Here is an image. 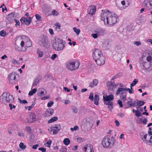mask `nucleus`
I'll return each instance as SVG.
<instances>
[{"label": "nucleus", "instance_id": "f257e3e1", "mask_svg": "<svg viewBox=\"0 0 152 152\" xmlns=\"http://www.w3.org/2000/svg\"><path fill=\"white\" fill-rule=\"evenodd\" d=\"M100 17L105 25H113L117 22V15L109 11L103 12L101 14Z\"/></svg>", "mask_w": 152, "mask_h": 152}, {"label": "nucleus", "instance_id": "f03ea898", "mask_svg": "<svg viewBox=\"0 0 152 152\" xmlns=\"http://www.w3.org/2000/svg\"><path fill=\"white\" fill-rule=\"evenodd\" d=\"M19 40L20 41V46L22 47H23L25 45V43H26L25 46V50L31 46L32 43L28 37L25 36H22L20 37H18L16 39V42H18Z\"/></svg>", "mask_w": 152, "mask_h": 152}, {"label": "nucleus", "instance_id": "7ed1b4c3", "mask_svg": "<svg viewBox=\"0 0 152 152\" xmlns=\"http://www.w3.org/2000/svg\"><path fill=\"white\" fill-rule=\"evenodd\" d=\"M52 47L53 49L56 51H60L63 49L64 45L61 39H58L53 41Z\"/></svg>", "mask_w": 152, "mask_h": 152}, {"label": "nucleus", "instance_id": "20e7f679", "mask_svg": "<svg viewBox=\"0 0 152 152\" xmlns=\"http://www.w3.org/2000/svg\"><path fill=\"white\" fill-rule=\"evenodd\" d=\"M39 43L42 47L45 48H48L49 46V42L46 36H43L41 40L39 42Z\"/></svg>", "mask_w": 152, "mask_h": 152}, {"label": "nucleus", "instance_id": "39448f33", "mask_svg": "<svg viewBox=\"0 0 152 152\" xmlns=\"http://www.w3.org/2000/svg\"><path fill=\"white\" fill-rule=\"evenodd\" d=\"M67 63V68L71 71L77 69L79 66V63L77 61L69 62Z\"/></svg>", "mask_w": 152, "mask_h": 152}, {"label": "nucleus", "instance_id": "423d86ee", "mask_svg": "<svg viewBox=\"0 0 152 152\" xmlns=\"http://www.w3.org/2000/svg\"><path fill=\"white\" fill-rule=\"evenodd\" d=\"M103 56V54L100 49H94L93 50L92 56L94 60L98 59L99 57L102 59Z\"/></svg>", "mask_w": 152, "mask_h": 152}, {"label": "nucleus", "instance_id": "0eeeda50", "mask_svg": "<svg viewBox=\"0 0 152 152\" xmlns=\"http://www.w3.org/2000/svg\"><path fill=\"white\" fill-rule=\"evenodd\" d=\"M61 129V126L59 124H54L51 126L50 129L48 130L50 131V134H55Z\"/></svg>", "mask_w": 152, "mask_h": 152}, {"label": "nucleus", "instance_id": "6e6552de", "mask_svg": "<svg viewBox=\"0 0 152 152\" xmlns=\"http://www.w3.org/2000/svg\"><path fill=\"white\" fill-rule=\"evenodd\" d=\"M142 5L146 9L150 10L152 8V0H144Z\"/></svg>", "mask_w": 152, "mask_h": 152}, {"label": "nucleus", "instance_id": "1a4fd4ad", "mask_svg": "<svg viewBox=\"0 0 152 152\" xmlns=\"http://www.w3.org/2000/svg\"><path fill=\"white\" fill-rule=\"evenodd\" d=\"M16 73L14 72H12L10 74L8 77V79L10 84H13L16 82Z\"/></svg>", "mask_w": 152, "mask_h": 152}, {"label": "nucleus", "instance_id": "9d476101", "mask_svg": "<svg viewBox=\"0 0 152 152\" xmlns=\"http://www.w3.org/2000/svg\"><path fill=\"white\" fill-rule=\"evenodd\" d=\"M115 141L114 137H112L110 139L108 136H105L102 139V142H115Z\"/></svg>", "mask_w": 152, "mask_h": 152}, {"label": "nucleus", "instance_id": "9b49d317", "mask_svg": "<svg viewBox=\"0 0 152 152\" xmlns=\"http://www.w3.org/2000/svg\"><path fill=\"white\" fill-rule=\"evenodd\" d=\"M20 21L22 23H24L26 25H28L31 23V18L30 17L28 18L23 17L21 18Z\"/></svg>", "mask_w": 152, "mask_h": 152}, {"label": "nucleus", "instance_id": "f8f14e48", "mask_svg": "<svg viewBox=\"0 0 152 152\" xmlns=\"http://www.w3.org/2000/svg\"><path fill=\"white\" fill-rule=\"evenodd\" d=\"M36 115L34 113H31L29 116V118L28 119V123H31L36 121Z\"/></svg>", "mask_w": 152, "mask_h": 152}, {"label": "nucleus", "instance_id": "ddd939ff", "mask_svg": "<svg viewBox=\"0 0 152 152\" xmlns=\"http://www.w3.org/2000/svg\"><path fill=\"white\" fill-rule=\"evenodd\" d=\"M94 60L97 65L101 66L103 65L104 64L105 58V57L103 56L102 59H101L99 57L98 59H96V60Z\"/></svg>", "mask_w": 152, "mask_h": 152}, {"label": "nucleus", "instance_id": "4468645a", "mask_svg": "<svg viewBox=\"0 0 152 152\" xmlns=\"http://www.w3.org/2000/svg\"><path fill=\"white\" fill-rule=\"evenodd\" d=\"M54 110L51 108H48L45 112L44 115L45 117L50 116L53 115V113Z\"/></svg>", "mask_w": 152, "mask_h": 152}, {"label": "nucleus", "instance_id": "2eb2a0df", "mask_svg": "<svg viewBox=\"0 0 152 152\" xmlns=\"http://www.w3.org/2000/svg\"><path fill=\"white\" fill-rule=\"evenodd\" d=\"M9 94L7 92H4L0 96V99L3 102H5L8 97Z\"/></svg>", "mask_w": 152, "mask_h": 152}, {"label": "nucleus", "instance_id": "dca6fc26", "mask_svg": "<svg viewBox=\"0 0 152 152\" xmlns=\"http://www.w3.org/2000/svg\"><path fill=\"white\" fill-rule=\"evenodd\" d=\"M87 146H84L83 148V151H86V150H89V152H94V150L93 147L92 145H90V144H88L87 145Z\"/></svg>", "mask_w": 152, "mask_h": 152}, {"label": "nucleus", "instance_id": "f3484780", "mask_svg": "<svg viewBox=\"0 0 152 152\" xmlns=\"http://www.w3.org/2000/svg\"><path fill=\"white\" fill-rule=\"evenodd\" d=\"M103 100H104V101H110L114 99L113 96L111 94L105 96H103Z\"/></svg>", "mask_w": 152, "mask_h": 152}, {"label": "nucleus", "instance_id": "a211bd4d", "mask_svg": "<svg viewBox=\"0 0 152 152\" xmlns=\"http://www.w3.org/2000/svg\"><path fill=\"white\" fill-rule=\"evenodd\" d=\"M5 102L9 103H13L14 102V99L12 95L9 94L8 97Z\"/></svg>", "mask_w": 152, "mask_h": 152}, {"label": "nucleus", "instance_id": "6ab92c4d", "mask_svg": "<svg viewBox=\"0 0 152 152\" xmlns=\"http://www.w3.org/2000/svg\"><path fill=\"white\" fill-rule=\"evenodd\" d=\"M120 94V97L121 100L125 101L126 99V92L125 91L123 90Z\"/></svg>", "mask_w": 152, "mask_h": 152}, {"label": "nucleus", "instance_id": "aec40b11", "mask_svg": "<svg viewBox=\"0 0 152 152\" xmlns=\"http://www.w3.org/2000/svg\"><path fill=\"white\" fill-rule=\"evenodd\" d=\"M74 142H85V138H82L80 137H75L74 138Z\"/></svg>", "mask_w": 152, "mask_h": 152}, {"label": "nucleus", "instance_id": "412c9836", "mask_svg": "<svg viewBox=\"0 0 152 152\" xmlns=\"http://www.w3.org/2000/svg\"><path fill=\"white\" fill-rule=\"evenodd\" d=\"M98 83V81L97 80L94 79L91 82L89 85V87L93 88L97 85Z\"/></svg>", "mask_w": 152, "mask_h": 152}, {"label": "nucleus", "instance_id": "4be33fe9", "mask_svg": "<svg viewBox=\"0 0 152 152\" xmlns=\"http://www.w3.org/2000/svg\"><path fill=\"white\" fill-rule=\"evenodd\" d=\"M14 15L12 13L9 14L7 15V19L9 22H12L13 20L14 21V19L15 18Z\"/></svg>", "mask_w": 152, "mask_h": 152}, {"label": "nucleus", "instance_id": "5701e85b", "mask_svg": "<svg viewBox=\"0 0 152 152\" xmlns=\"http://www.w3.org/2000/svg\"><path fill=\"white\" fill-rule=\"evenodd\" d=\"M20 42V40H19L18 42H16V40L15 41V47L16 49L17 50L20 51H24V50L23 49V47H22L21 46L20 47L18 45H17V44H19Z\"/></svg>", "mask_w": 152, "mask_h": 152}, {"label": "nucleus", "instance_id": "b1692460", "mask_svg": "<svg viewBox=\"0 0 152 152\" xmlns=\"http://www.w3.org/2000/svg\"><path fill=\"white\" fill-rule=\"evenodd\" d=\"M130 90V89L128 88H118V90H117L116 92L115 93V94L116 95H119L121 91H122L124 90L125 91H129Z\"/></svg>", "mask_w": 152, "mask_h": 152}, {"label": "nucleus", "instance_id": "393cba45", "mask_svg": "<svg viewBox=\"0 0 152 152\" xmlns=\"http://www.w3.org/2000/svg\"><path fill=\"white\" fill-rule=\"evenodd\" d=\"M90 124V123L88 121H86L84 123L83 126H86L85 130H90L92 128V126Z\"/></svg>", "mask_w": 152, "mask_h": 152}, {"label": "nucleus", "instance_id": "a878e982", "mask_svg": "<svg viewBox=\"0 0 152 152\" xmlns=\"http://www.w3.org/2000/svg\"><path fill=\"white\" fill-rule=\"evenodd\" d=\"M99 96L97 94L95 95L94 96V103L95 105H98L99 104Z\"/></svg>", "mask_w": 152, "mask_h": 152}, {"label": "nucleus", "instance_id": "bb28decb", "mask_svg": "<svg viewBox=\"0 0 152 152\" xmlns=\"http://www.w3.org/2000/svg\"><path fill=\"white\" fill-rule=\"evenodd\" d=\"M95 32H96L98 35H102L104 34V31L102 29L98 28L96 29Z\"/></svg>", "mask_w": 152, "mask_h": 152}, {"label": "nucleus", "instance_id": "cd10ccee", "mask_svg": "<svg viewBox=\"0 0 152 152\" xmlns=\"http://www.w3.org/2000/svg\"><path fill=\"white\" fill-rule=\"evenodd\" d=\"M104 148H110L113 145V143H102Z\"/></svg>", "mask_w": 152, "mask_h": 152}, {"label": "nucleus", "instance_id": "c85d7f7f", "mask_svg": "<svg viewBox=\"0 0 152 152\" xmlns=\"http://www.w3.org/2000/svg\"><path fill=\"white\" fill-rule=\"evenodd\" d=\"M58 120V118L56 116H54L52 117L48 121V123H50L53 122H54Z\"/></svg>", "mask_w": 152, "mask_h": 152}, {"label": "nucleus", "instance_id": "c756f323", "mask_svg": "<svg viewBox=\"0 0 152 152\" xmlns=\"http://www.w3.org/2000/svg\"><path fill=\"white\" fill-rule=\"evenodd\" d=\"M145 102L142 101H139L138 100H137L136 104L137 105L139 106H141L143 105Z\"/></svg>", "mask_w": 152, "mask_h": 152}, {"label": "nucleus", "instance_id": "7c9ffc66", "mask_svg": "<svg viewBox=\"0 0 152 152\" xmlns=\"http://www.w3.org/2000/svg\"><path fill=\"white\" fill-rule=\"evenodd\" d=\"M37 53L39 55V57H42L43 55V51L40 50L39 49H38L37 50Z\"/></svg>", "mask_w": 152, "mask_h": 152}, {"label": "nucleus", "instance_id": "2f4dec72", "mask_svg": "<svg viewBox=\"0 0 152 152\" xmlns=\"http://www.w3.org/2000/svg\"><path fill=\"white\" fill-rule=\"evenodd\" d=\"M96 7L95 6H94V8L91 9L89 12V14L91 15H93L94 12H96Z\"/></svg>", "mask_w": 152, "mask_h": 152}, {"label": "nucleus", "instance_id": "473e14b6", "mask_svg": "<svg viewBox=\"0 0 152 152\" xmlns=\"http://www.w3.org/2000/svg\"><path fill=\"white\" fill-rule=\"evenodd\" d=\"M27 137L29 140L31 141L34 139V136L31 134H28Z\"/></svg>", "mask_w": 152, "mask_h": 152}, {"label": "nucleus", "instance_id": "72a5a7b5", "mask_svg": "<svg viewBox=\"0 0 152 152\" xmlns=\"http://www.w3.org/2000/svg\"><path fill=\"white\" fill-rule=\"evenodd\" d=\"M50 7H46L44 10V13L45 14V15L47 16H48L49 14L48 13V12L50 11Z\"/></svg>", "mask_w": 152, "mask_h": 152}, {"label": "nucleus", "instance_id": "f704fd0d", "mask_svg": "<svg viewBox=\"0 0 152 152\" xmlns=\"http://www.w3.org/2000/svg\"><path fill=\"white\" fill-rule=\"evenodd\" d=\"M37 91L36 88H34L31 91H30L28 93V95L29 96H31L34 94H35Z\"/></svg>", "mask_w": 152, "mask_h": 152}, {"label": "nucleus", "instance_id": "c9c22d12", "mask_svg": "<svg viewBox=\"0 0 152 152\" xmlns=\"http://www.w3.org/2000/svg\"><path fill=\"white\" fill-rule=\"evenodd\" d=\"M39 80L37 78L36 79L33 83L32 87H34L35 86H37L39 82Z\"/></svg>", "mask_w": 152, "mask_h": 152}, {"label": "nucleus", "instance_id": "e433bc0d", "mask_svg": "<svg viewBox=\"0 0 152 152\" xmlns=\"http://www.w3.org/2000/svg\"><path fill=\"white\" fill-rule=\"evenodd\" d=\"M108 105V107L109 109V110L111 111L112 109L113 108V102L110 101V103Z\"/></svg>", "mask_w": 152, "mask_h": 152}, {"label": "nucleus", "instance_id": "4c0bfd02", "mask_svg": "<svg viewBox=\"0 0 152 152\" xmlns=\"http://www.w3.org/2000/svg\"><path fill=\"white\" fill-rule=\"evenodd\" d=\"M73 30L75 32L77 35H78L80 32V30L79 29H77L75 27L73 28Z\"/></svg>", "mask_w": 152, "mask_h": 152}, {"label": "nucleus", "instance_id": "58836bf2", "mask_svg": "<svg viewBox=\"0 0 152 152\" xmlns=\"http://www.w3.org/2000/svg\"><path fill=\"white\" fill-rule=\"evenodd\" d=\"M18 136L21 137H23L24 136V134L22 131H19L18 133Z\"/></svg>", "mask_w": 152, "mask_h": 152}, {"label": "nucleus", "instance_id": "ea45409f", "mask_svg": "<svg viewBox=\"0 0 152 152\" xmlns=\"http://www.w3.org/2000/svg\"><path fill=\"white\" fill-rule=\"evenodd\" d=\"M130 101H128L127 102V105H128V106L127 107H131V106H132V99H130Z\"/></svg>", "mask_w": 152, "mask_h": 152}, {"label": "nucleus", "instance_id": "a19ab883", "mask_svg": "<svg viewBox=\"0 0 152 152\" xmlns=\"http://www.w3.org/2000/svg\"><path fill=\"white\" fill-rule=\"evenodd\" d=\"M138 81L137 79H134L132 82V83L130 84V85L131 86H134L136 85V84L138 83Z\"/></svg>", "mask_w": 152, "mask_h": 152}, {"label": "nucleus", "instance_id": "79ce46f5", "mask_svg": "<svg viewBox=\"0 0 152 152\" xmlns=\"http://www.w3.org/2000/svg\"><path fill=\"white\" fill-rule=\"evenodd\" d=\"M0 35L1 36L5 37L6 35V32L2 30L0 31Z\"/></svg>", "mask_w": 152, "mask_h": 152}, {"label": "nucleus", "instance_id": "37998d69", "mask_svg": "<svg viewBox=\"0 0 152 152\" xmlns=\"http://www.w3.org/2000/svg\"><path fill=\"white\" fill-rule=\"evenodd\" d=\"M51 15L54 16H57L59 15V13L55 10H53L52 12Z\"/></svg>", "mask_w": 152, "mask_h": 152}, {"label": "nucleus", "instance_id": "c03bdc74", "mask_svg": "<svg viewBox=\"0 0 152 152\" xmlns=\"http://www.w3.org/2000/svg\"><path fill=\"white\" fill-rule=\"evenodd\" d=\"M135 115L137 117H139L142 116L140 112L138 110H137L135 111Z\"/></svg>", "mask_w": 152, "mask_h": 152}, {"label": "nucleus", "instance_id": "a18cd8bd", "mask_svg": "<svg viewBox=\"0 0 152 152\" xmlns=\"http://www.w3.org/2000/svg\"><path fill=\"white\" fill-rule=\"evenodd\" d=\"M89 99L91 100L92 101H93L94 100V96H93V94L92 92H91L89 96Z\"/></svg>", "mask_w": 152, "mask_h": 152}, {"label": "nucleus", "instance_id": "49530a36", "mask_svg": "<svg viewBox=\"0 0 152 152\" xmlns=\"http://www.w3.org/2000/svg\"><path fill=\"white\" fill-rule=\"evenodd\" d=\"M54 103L52 101H49L47 104V106L48 107H51L53 104Z\"/></svg>", "mask_w": 152, "mask_h": 152}, {"label": "nucleus", "instance_id": "de8ad7c7", "mask_svg": "<svg viewBox=\"0 0 152 152\" xmlns=\"http://www.w3.org/2000/svg\"><path fill=\"white\" fill-rule=\"evenodd\" d=\"M11 103H10L9 105L10 109L11 110H12L13 108L15 109L16 107L15 106L13 105Z\"/></svg>", "mask_w": 152, "mask_h": 152}, {"label": "nucleus", "instance_id": "09e8293b", "mask_svg": "<svg viewBox=\"0 0 152 152\" xmlns=\"http://www.w3.org/2000/svg\"><path fill=\"white\" fill-rule=\"evenodd\" d=\"M18 99L20 103L25 104L27 103V102L25 100H21L19 98Z\"/></svg>", "mask_w": 152, "mask_h": 152}, {"label": "nucleus", "instance_id": "8fccbe9b", "mask_svg": "<svg viewBox=\"0 0 152 152\" xmlns=\"http://www.w3.org/2000/svg\"><path fill=\"white\" fill-rule=\"evenodd\" d=\"M122 74L121 73H119L118 74H117L116 75L113 76V78L112 79V80L115 79L116 78H117V77H118L121 76V75H122Z\"/></svg>", "mask_w": 152, "mask_h": 152}, {"label": "nucleus", "instance_id": "3c124183", "mask_svg": "<svg viewBox=\"0 0 152 152\" xmlns=\"http://www.w3.org/2000/svg\"><path fill=\"white\" fill-rule=\"evenodd\" d=\"M19 147L22 149H25L26 147V145H24L23 143H20Z\"/></svg>", "mask_w": 152, "mask_h": 152}, {"label": "nucleus", "instance_id": "603ef678", "mask_svg": "<svg viewBox=\"0 0 152 152\" xmlns=\"http://www.w3.org/2000/svg\"><path fill=\"white\" fill-rule=\"evenodd\" d=\"M107 88L109 91H113V90L114 88L112 87L111 84L107 86Z\"/></svg>", "mask_w": 152, "mask_h": 152}, {"label": "nucleus", "instance_id": "864d4df0", "mask_svg": "<svg viewBox=\"0 0 152 152\" xmlns=\"http://www.w3.org/2000/svg\"><path fill=\"white\" fill-rule=\"evenodd\" d=\"M111 84L114 88H116L118 85V83L115 84L114 83L112 82H111Z\"/></svg>", "mask_w": 152, "mask_h": 152}, {"label": "nucleus", "instance_id": "5fc2aeb1", "mask_svg": "<svg viewBox=\"0 0 152 152\" xmlns=\"http://www.w3.org/2000/svg\"><path fill=\"white\" fill-rule=\"evenodd\" d=\"M46 94V91L44 93V91H42L39 93H37V94L39 96H41L42 95H45Z\"/></svg>", "mask_w": 152, "mask_h": 152}, {"label": "nucleus", "instance_id": "6e6d98bb", "mask_svg": "<svg viewBox=\"0 0 152 152\" xmlns=\"http://www.w3.org/2000/svg\"><path fill=\"white\" fill-rule=\"evenodd\" d=\"M60 152H66L67 149L66 147H62L60 149Z\"/></svg>", "mask_w": 152, "mask_h": 152}, {"label": "nucleus", "instance_id": "4d7b16f0", "mask_svg": "<svg viewBox=\"0 0 152 152\" xmlns=\"http://www.w3.org/2000/svg\"><path fill=\"white\" fill-rule=\"evenodd\" d=\"M14 21L15 22L16 24L15 25L16 26H19L20 25V22L19 20H17L16 18L14 19Z\"/></svg>", "mask_w": 152, "mask_h": 152}, {"label": "nucleus", "instance_id": "13d9d810", "mask_svg": "<svg viewBox=\"0 0 152 152\" xmlns=\"http://www.w3.org/2000/svg\"><path fill=\"white\" fill-rule=\"evenodd\" d=\"M38 150L39 151H41L42 152H45L46 151V148L43 147L39 148Z\"/></svg>", "mask_w": 152, "mask_h": 152}, {"label": "nucleus", "instance_id": "bf43d9fd", "mask_svg": "<svg viewBox=\"0 0 152 152\" xmlns=\"http://www.w3.org/2000/svg\"><path fill=\"white\" fill-rule=\"evenodd\" d=\"M117 103L119 105L120 107H122L123 106L121 101L120 100H118Z\"/></svg>", "mask_w": 152, "mask_h": 152}, {"label": "nucleus", "instance_id": "052dcab7", "mask_svg": "<svg viewBox=\"0 0 152 152\" xmlns=\"http://www.w3.org/2000/svg\"><path fill=\"white\" fill-rule=\"evenodd\" d=\"M144 62L142 61H140V66H139L141 67L140 68V69H143V68L142 67V65H144Z\"/></svg>", "mask_w": 152, "mask_h": 152}, {"label": "nucleus", "instance_id": "680f3d73", "mask_svg": "<svg viewBox=\"0 0 152 152\" xmlns=\"http://www.w3.org/2000/svg\"><path fill=\"white\" fill-rule=\"evenodd\" d=\"M70 141L68 138H66L64 139L63 142H70Z\"/></svg>", "mask_w": 152, "mask_h": 152}, {"label": "nucleus", "instance_id": "e2e57ef3", "mask_svg": "<svg viewBox=\"0 0 152 152\" xmlns=\"http://www.w3.org/2000/svg\"><path fill=\"white\" fill-rule=\"evenodd\" d=\"M72 110L73 112L75 113H76L77 112V109L75 107H73L72 108Z\"/></svg>", "mask_w": 152, "mask_h": 152}, {"label": "nucleus", "instance_id": "0e129e2a", "mask_svg": "<svg viewBox=\"0 0 152 152\" xmlns=\"http://www.w3.org/2000/svg\"><path fill=\"white\" fill-rule=\"evenodd\" d=\"M98 35L96 33V34H91L92 36L94 38V39H96L98 37Z\"/></svg>", "mask_w": 152, "mask_h": 152}, {"label": "nucleus", "instance_id": "69168bd1", "mask_svg": "<svg viewBox=\"0 0 152 152\" xmlns=\"http://www.w3.org/2000/svg\"><path fill=\"white\" fill-rule=\"evenodd\" d=\"M39 146L38 144L34 145L32 146V148L34 149H36Z\"/></svg>", "mask_w": 152, "mask_h": 152}, {"label": "nucleus", "instance_id": "338daca9", "mask_svg": "<svg viewBox=\"0 0 152 152\" xmlns=\"http://www.w3.org/2000/svg\"><path fill=\"white\" fill-rule=\"evenodd\" d=\"M146 59L147 61L148 62L150 61L151 60L152 61V59L151 56H149L147 57Z\"/></svg>", "mask_w": 152, "mask_h": 152}, {"label": "nucleus", "instance_id": "774afa93", "mask_svg": "<svg viewBox=\"0 0 152 152\" xmlns=\"http://www.w3.org/2000/svg\"><path fill=\"white\" fill-rule=\"evenodd\" d=\"M57 56V55L56 54H54L52 55L51 58L52 60H54Z\"/></svg>", "mask_w": 152, "mask_h": 152}]
</instances>
